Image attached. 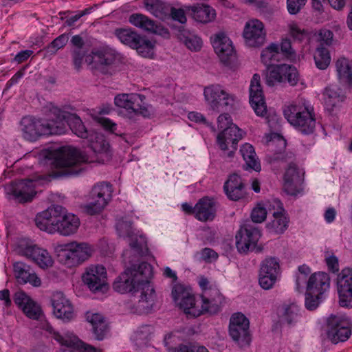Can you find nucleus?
<instances>
[{
    "instance_id": "obj_1",
    "label": "nucleus",
    "mask_w": 352,
    "mask_h": 352,
    "mask_svg": "<svg viewBox=\"0 0 352 352\" xmlns=\"http://www.w3.org/2000/svg\"><path fill=\"white\" fill-rule=\"evenodd\" d=\"M152 277L153 268L148 263H131L115 279L113 288L118 293H131L133 296L140 292L138 311L140 314L148 313L152 309L155 299V289L150 283Z\"/></svg>"
},
{
    "instance_id": "obj_2",
    "label": "nucleus",
    "mask_w": 352,
    "mask_h": 352,
    "mask_svg": "<svg viewBox=\"0 0 352 352\" xmlns=\"http://www.w3.org/2000/svg\"><path fill=\"white\" fill-rule=\"evenodd\" d=\"M49 111V118L46 120L32 117L22 118L21 126L25 139L33 142L42 135H60L65 132L66 112L54 105Z\"/></svg>"
},
{
    "instance_id": "obj_3",
    "label": "nucleus",
    "mask_w": 352,
    "mask_h": 352,
    "mask_svg": "<svg viewBox=\"0 0 352 352\" xmlns=\"http://www.w3.org/2000/svg\"><path fill=\"white\" fill-rule=\"evenodd\" d=\"M53 164L58 168L54 171L56 177H69L78 175L82 168L80 166L88 161V157L78 149L63 146L51 153Z\"/></svg>"
},
{
    "instance_id": "obj_4",
    "label": "nucleus",
    "mask_w": 352,
    "mask_h": 352,
    "mask_svg": "<svg viewBox=\"0 0 352 352\" xmlns=\"http://www.w3.org/2000/svg\"><path fill=\"white\" fill-rule=\"evenodd\" d=\"M283 114L290 124L301 133L310 135L315 131L316 121L314 107L307 101H294L285 106Z\"/></svg>"
},
{
    "instance_id": "obj_5",
    "label": "nucleus",
    "mask_w": 352,
    "mask_h": 352,
    "mask_svg": "<svg viewBox=\"0 0 352 352\" xmlns=\"http://www.w3.org/2000/svg\"><path fill=\"white\" fill-rule=\"evenodd\" d=\"M117 59L116 51L109 47L94 49L86 56L85 62L91 69L105 76L116 73L114 64Z\"/></svg>"
},
{
    "instance_id": "obj_6",
    "label": "nucleus",
    "mask_w": 352,
    "mask_h": 352,
    "mask_svg": "<svg viewBox=\"0 0 352 352\" xmlns=\"http://www.w3.org/2000/svg\"><path fill=\"white\" fill-rule=\"evenodd\" d=\"M58 255L60 261L67 267H73L82 264L92 254V249L87 243L73 241L61 245Z\"/></svg>"
},
{
    "instance_id": "obj_7",
    "label": "nucleus",
    "mask_w": 352,
    "mask_h": 352,
    "mask_svg": "<svg viewBox=\"0 0 352 352\" xmlns=\"http://www.w3.org/2000/svg\"><path fill=\"white\" fill-rule=\"evenodd\" d=\"M112 192L110 183L102 182L94 185L88 195L89 204L85 206L86 212L90 215L100 212L111 200Z\"/></svg>"
},
{
    "instance_id": "obj_8",
    "label": "nucleus",
    "mask_w": 352,
    "mask_h": 352,
    "mask_svg": "<svg viewBox=\"0 0 352 352\" xmlns=\"http://www.w3.org/2000/svg\"><path fill=\"white\" fill-rule=\"evenodd\" d=\"M204 94L212 110L223 112L232 109L234 96L222 89L219 85H212L205 87Z\"/></svg>"
},
{
    "instance_id": "obj_9",
    "label": "nucleus",
    "mask_w": 352,
    "mask_h": 352,
    "mask_svg": "<svg viewBox=\"0 0 352 352\" xmlns=\"http://www.w3.org/2000/svg\"><path fill=\"white\" fill-rule=\"evenodd\" d=\"M249 320L241 313L234 314L230 320L229 333L240 346L249 345L251 341Z\"/></svg>"
},
{
    "instance_id": "obj_10",
    "label": "nucleus",
    "mask_w": 352,
    "mask_h": 352,
    "mask_svg": "<svg viewBox=\"0 0 352 352\" xmlns=\"http://www.w3.org/2000/svg\"><path fill=\"white\" fill-rule=\"evenodd\" d=\"M146 97L138 94H122L114 98L115 104L120 108L131 111L136 115L149 117L150 111L145 102Z\"/></svg>"
},
{
    "instance_id": "obj_11",
    "label": "nucleus",
    "mask_w": 352,
    "mask_h": 352,
    "mask_svg": "<svg viewBox=\"0 0 352 352\" xmlns=\"http://www.w3.org/2000/svg\"><path fill=\"white\" fill-rule=\"evenodd\" d=\"M85 285L94 292H106L108 289L107 271L102 265H90L82 276Z\"/></svg>"
},
{
    "instance_id": "obj_12",
    "label": "nucleus",
    "mask_w": 352,
    "mask_h": 352,
    "mask_svg": "<svg viewBox=\"0 0 352 352\" xmlns=\"http://www.w3.org/2000/svg\"><path fill=\"white\" fill-rule=\"evenodd\" d=\"M212 43L220 61L232 68L236 60V54L230 38L223 32L219 33L214 36Z\"/></svg>"
},
{
    "instance_id": "obj_13",
    "label": "nucleus",
    "mask_w": 352,
    "mask_h": 352,
    "mask_svg": "<svg viewBox=\"0 0 352 352\" xmlns=\"http://www.w3.org/2000/svg\"><path fill=\"white\" fill-rule=\"evenodd\" d=\"M351 335V328L348 320L331 316L327 320V336L333 344L346 341Z\"/></svg>"
},
{
    "instance_id": "obj_14",
    "label": "nucleus",
    "mask_w": 352,
    "mask_h": 352,
    "mask_svg": "<svg viewBox=\"0 0 352 352\" xmlns=\"http://www.w3.org/2000/svg\"><path fill=\"white\" fill-rule=\"evenodd\" d=\"M260 236L261 233L258 228L250 223L244 224L236 234L237 250L243 253L254 250Z\"/></svg>"
},
{
    "instance_id": "obj_15",
    "label": "nucleus",
    "mask_w": 352,
    "mask_h": 352,
    "mask_svg": "<svg viewBox=\"0 0 352 352\" xmlns=\"http://www.w3.org/2000/svg\"><path fill=\"white\" fill-rule=\"evenodd\" d=\"M250 104L256 116L268 120L267 108L260 83V76L254 74L250 86ZM270 121L267 120V122Z\"/></svg>"
},
{
    "instance_id": "obj_16",
    "label": "nucleus",
    "mask_w": 352,
    "mask_h": 352,
    "mask_svg": "<svg viewBox=\"0 0 352 352\" xmlns=\"http://www.w3.org/2000/svg\"><path fill=\"white\" fill-rule=\"evenodd\" d=\"M305 172L294 163H289L284 174L283 190L289 195L296 196L302 190Z\"/></svg>"
},
{
    "instance_id": "obj_17",
    "label": "nucleus",
    "mask_w": 352,
    "mask_h": 352,
    "mask_svg": "<svg viewBox=\"0 0 352 352\" xmlns=\"http://www.w3.org/2000/svg\"><path fill=\"white\" fill-rule=\"evenodd\" d=\"M243 36L246 45L251 47H261L266 38L263 23L258 19L248 21L245 25Z\"/></svg>"
},
{
    "instance_id": "obj_18",
    "label": "nucleus",
    "mask_w": 352,
    "mask_h": 352,
    "mask_svg": "<svg viewBox=\"0 0 352 352\" xmlns=\"http://www.w3.org/2000/svg\"><path fill=\"white\" fill-rule=\"evenodd\" d=\"M339 305L342 307L352 308V268H344L337 280Z\"/></svg>"
},
{
    "instance_id": "obj_19",
    "label": "nucleus",
    "mask_w": 352,
    "mask_h": 352,
    "mask_svg": "<svg viewBox=\"0 0 352 352\" xmlns=\"http://www.w3.org/2000/svg\"><path fill=\"white\" fill-rule=\"evenodd\" d=\"M242 138L243 131L236 124H233L218 134L217 142L220 148L223 151H228V146L231 144V150L227 153L226 155L228 157H232L237 148V144Z\"/></svg>"
},
{
    "instance_id": "obj_20",
    "label": "nucleus",
    "mask_w": 352,
    "mask_h": 352,
    "mask_svg": "<svg viewBox=\"0 0 352 352\" xmlns=\"http://www.w3.org/2000/svg\"><path fill=\"white\" fill-rule=\"evenodd\" d=\"M53 314L58 319L65 322L73 320L75 317L74 306L70 300L61 292H56L51 298Z\"/></svg>"
},
{
    "instance_id": "obj_21",
    "label": "nucleus",
    "mask_w": 352,
    "mask_h": 352,
    "mask_svg": "<svg viewBox=\"0 0 352 352\" xmlns=\"http://www.w3.org/2000/svg\"><path fill=\"white\" fill-rule=\"evenodd\" d=\"M63 211V206L54 205L38 213L35 218V223L41 230L52 234L55 232V226L58 217Z\"/></svg>"
},
{
    "instance_id": "obj_22",
    "label": "nucleus",
    "mask_w": 352,
    "mask_h": 352,
    "mask_svg": "<svg viewBox=\"0 0 352 352\" xmlns=\"http://www.w3.org/2000/svg\"><path fill=\"white\" fill-rule=\"evenodd\" d=\"M201 315L204 314H216L221 311L224 297L217 288H210L201 295Z\"/></svg>"
},
{
    "instance_id": "obj_23",
    "label": "nucleus",
    "mask_w": 352,
    "mask_h": 352,
    "mask_svg": "<svg viewBox=\"0 0 352 352\" xmlns=\"http://www.w3.org/2000/svg\"><path fill=\"white\" fill-rule=\"evenodd\" d=\"M10 190L14 199L20 204L32 201L36 194L34 181L29 179L13 182Z\"/></svg>"
},
{
    "instance_id": "obj_24",
    "label": "nucleus",
    "mask_w": 352,
    "mask_h": 352,
    "mask_svg": "<svg viewBox=\"0 0 352 352\" xmlns=\"http://www.w3.org/2000/svg\"><path fill=\"white\" fill-rule=\"evenodd\" d=\"M129 21L133 25L145 31L160 35L164 38H169L170 32L167 28L158 25L154 21L142 14H133L129 16Z\"/></svg>"
},
{
    "instance_id": "obj_25",
    "label": "nucleus",
    "mask_w": 352,
    "mask_h": 352,
    "mask_svg": "<svg viewBox=\"0 0 352 352\" xmlns=\"http://www.w3.org/2000/svg\"><path fill=\"white\" fill-rule=\"evenodd\" d=\"M86 320L90 324L93 338L98 341L107 338L110 333V327L105 318L99 314H86Z\"/></svg>"
},
{
    "instance_id": "obj_26",
    "label": "nucleus",
    "mask_w": 352,
    "mask_h": 352,
    "mask_svg": "<svg viewBox=\"0 0 352 352\" xmlns=\"http://www.w3.org/2000/svg\"><path fill=\"white\" fill-rule=\"evenodd\" d=\"M79 226V218L74 214L67 213L66 209L63 207V211L55 226V232L63 236H69L76 232Z\"/></svg>"
},
{
    "instance_id": "obj_27",
    "label": "nucleus",
    "mask_w": 352,
    "mask_h": 352,
    "mask_svg": "<svg viewBox=\"0 0 352 352\" xmlns=\"http://www.w3.org/2000/svg\"><path fill=\"white\" fill-rule=\"evenodd\" d=\"M164 341L169 352H209L205 346L194 343H177L179 338L173 333L166 336Z\"/></svg>"
},
{
    "instance_id": "obj_28",
    "label": "nucleus",
    "mask_w": 352,
    "mask_h": 352,
    "mask_svg": "<svg viewBox=\"0 0 352 352\" xmlns=\"http://www.w3.org/2000/svg\"><path fill=\"white\" fill-rule=\"evenodd\" d=\"M223 190L228 198L232 201H238L245 197V185L237 174L230 175L224 183Z\"/></svg>"
},
{
    "instance_id": "obj_29",
    "label": "nucleus",
    "mask_w": 352,
    "mask_h": 352,
    "mask_svg": "<svg viewBox=\"0 0 352 352\" xmlns=\"http://www.w3.org/2000/svg\"><path fill=\"white\" fill-rule=\"evenodd\" d=\"M195 217L201 221H212L216 215L215 202L213 199L205 197L199 199L195 206Z\"/></svg>"
},
{
    "instance_id": "obj_30",
    "label": "nucleus",
    "mask_w": 352,
    "mask_h": 352,
    "mask_svg": "<svg viewBox=\"0 0 352 352\" xmlns=\"http://www.w3.org/2000/svg\"><path fill=\"white\" fill-rule=\"evenodd\" d=\"M276 204L278 210L273 213L274 219L267 224V228L271 232L278 234L283 233L287 229L289 220L283 204L280 201H276Z\"/></svg>"
},
{
    "instance_id": "obj_31",
    "label": "nucleus",
    "mask_w": 352,
    "mask_h": 352,
    "mask_svg": "<svg viewBox=\"0 0 352 352\" xmlns=\"http://www.w3.org/2000/svg\"><path fill=\"white\" fill-rule=\"evenodd\" d=\"M54 338L62 345L69 348H76L85 352H102V350L86 344L80 340L75 336H62L58 332L54 331Z\"/></svg>"
},
{
    "instance_id": "obj_32",
    "label": "nucleus",
    "mask_w": 352,
    "mask_h": 352,
    "mask_svg": "<svg viewBox=\"0 0 352 352\" xmlns=\"http://www.w3.org/2000/svg\"><path fill=\"white\" fill-rule=\"evenodd\" d=\"M280 321L288 325L296 324L300 318V308L296 302H285L278 309Z\"/></svg>"
},
{
    "instance_id": "obj_33",
    "label": "nucleus",
    "mask_w": 352,
    "mask_h": 352,
    "mask_svg": "<svg viewBox=\"0 0 352 352\" xmlns=\"http://www.w3.org/2000/svg\"><path fill=\"white\" fill-rule=\"evenodd\" d=\"M25 255L32 258L42 269L52 267L54 263L50 253L37 245L28 247L25 249Z\"/></svg>"
},
{
    "instance_id": "obj_34",
    "label": "nucleus",
    "mask_w": 352,
    "mask_h": 352,
    "mask_svg": "<svg viewBox=\"0 0 352 352\" xmlns=\"http://www.w3.org/2000/svg\"><path fill=\"white\" fill-rule=\"evenodd\" d=\"M189 14L197 22L207 23L214 19L215 10L208 5L197 4L186 8Z\"/></svg>"
},
{
    "instance_id": "obj_35",
    "label": "nucleus",
    "mask_w": 352,
    "mask_h": 352,
    "mask_svg": "<svg viewBox=\"0 0 352 352\" xmlns=\"http://www.w3.org/2000/svg\"><path fill=\"white\" fill-rule=\"evenodd\" d=\"M330 278L328 274L319 272L312 274L307 282V291L323 293L329 287Z\"/></svg>"
},
{
    "instance_id": "obj_36",
    "label": "nucleus",
    "mask_w": 352,
    "mask_h": 352,
    "mask_svg": "<svg viewBox=\"0 0 352 352\" xmlns=\"http://www.w3.org/2000/svg\"><path fill=\"white\" fill-rule=\"evenodd\" d=\"M129 245L131 250H125L122 254L124 261L126 263H132V261L131 260H126L128 258H129L131 255V252H133V253L135 255V257L137 258L147 254L148 252L146 238L142 235L136 236L134 239L131 241V242H130Z\"/></svg>"
},
{
    "instance_id": "obj_37",
    "label": "nucleus",
    "mask_w": 352,
    "mask_h": 352,
    "mask_svg": "<svg viewBox=\"0 0 352 352\" xmlns=\"http://www.w3.org/2000/svg\"><path fill=\"white\" fill-rule=\"evenodd\" d=\"M324 104L327 109L333 111L345 98L344 94L337 86L331 85L325 88L324 92Z\"/></svg>"
},
{
    "instance_id": "obj_38",
    "label": "nucleus",
    "mask_w": 352,
    "mask_h": 352,
    "mask_svg": "<svg viewBox=\"0 0 352 352\" xmlns=\"http://www.w3.org/2000/svg\"><path fill=\"white\" fill-rule=\"evenodd\" d=\"M240 153L245 161V169H252L256 172L261 170V164L258 158L256 157L254 147L245 143L240 148Z\"/></svg>"
},
{
    "instance_id": "obj_39",
    "label": "nucleus",
    "mask_w": 352,
    "mask_h": 352,
    "mask_svg": "<svg viewBox=\"0 0 352 352\" xmlns=\"http://www.w3.org/2000/svg\"><path fill=\"white\" fill-rule=\"evenodd\" d=\"M280 58L279 45L274 43H272L263 49L261 54V61L267 67L273 66L280 61Z\"/></svg>"
},
{
    "instance_id": "obj_40",
    "label": "nucleus",
    "mask_w": 352,
    "mask_h": 352,
    "mask_svg": "<svg viewBox=\"0 0 352 352\" xmlns=\"http://www.w3.org/2000/svg\"><path fill=\"white\" fill-rule=\"evenodd\" d=\"M138 43L132 49L136 50L137 52L144 58H153L155 56V41L150 40L145 35H140L138 38Z\"/></svg>"
},
{
    "instance_id": "obj_41",
    "label": "nucleus",
    "mask_w": 352,
    "mask_h": 352,
    "mask_svg": "<svg viewBox=\"0 0 352 352\" xmlns=\"http://www.w3.org/2000/svg\"><path fill=\"white\" fill-rule=\"evenodd\" d=\"M138 43L132 49L136 50L137 52L144 58H153L155 56V41L150 40L145 35H140L138 38Z\"/></svg>"
},
{
    "instance_id": "obj_42",
    "label": "nucleus",
    "mask_w": 352,
    "mask_h": 352,
    "mask_svg": "<svg viewBox=\"0 0 352 352\" xmlns=\"http://www.w3.org/2000/svg\"><path fill=\"white\" fill-rule=\"evenodd\" d=\"M67 113L65 121V127L67 125L69 126L70 129L72 132L76 134L78 137L81 138H88L89 136V132L86 129L85 126L82 123V120L78 116L70 115L69 113L65 111Z\"/></svg>"
},
{
    "instance_id": "obj_43",
    "label": "nucleus",
    "mask_w": 352,
    "mask_h": 352,
    "mask_svg": "<svg viewBox=\"0 0 352 352\" xmlns=\"http://www.w3.org/2000/svg\"><path fill=\"white\" fill-rule=\"evenodd\" d=\"M145 7L148 11L162 20L169 16L170 6L160 0H147Z\"/></svg>"
},
{
    "instance_id": "obj_44",
    "label": "nucleus",
    "mask_w": 352,
    "mask_h": 352,
    "mask_svg": "<svg viewBox=\"0 0 352 352\" xmlns=\"http://www.w3.org/2000/svg\"><path fill=\"white\" fill-rule=\"evenodd\" d=\"M338 76L341 82L352 86V71L349 60L345 58L338 59L336 63Z\"/></svg>"
},
{
    "instance_id": "obj_45",
    "label": "nucleus",
    "mask_w": 352,
    "mask_h": 352,
    "mask_svg": "<svg viewBox=\"0 0 352 352\" xmlns=\"http://www.w3.org/2000/svg\"><path fill=\"white\" fill-rule=\"evenodd\" d=\"M114 34L123 44L131 48L138 43V38L141 35L131 28H117Z\"/></svg>"
},
{
    "instance_id": "obj_46",
    "label": "nucleus",
    "mask_w": 352,
    "mask_h": 352,
    "mask_svg": "<svg viewBox=\"0 0 352 352\" xmlns=\"http://www.w3.org/2000/svg\"><path fill=\"white\" fill-rule=\"evenodd\" d=\"M268 68L267 75V84L273 86L275 82H281L284 81V75L287 72L286 64L274 65Z\"/></svg>"
},
{
    "instance_id": "obj_47",
    "label": "nucleus",
    "mask_w": 352,
    "mask_h": 352,
    "mask_svg": "<svg viewBox=\"0 0 352 352\" xmlns=\"http://www.w3.org/2000/svg\"><path fill=\"white\" fill-rule=\"evenodd\" d=\"M89 147L95 153H106L108 151L109 144L104 136L98 133L89 134Z\"/></svg>"
},
{
    "instance_id": "obj_48",
    "label": "nucleus",
    "mask_w": 352,
    "mask_h": 352,
    "mask_svg": "<svg viewBox=\"0 0 352 352\" xmlns=\"http://www.w3.org/2000/svg\"><path fill=\"white\" fill-rule=\"evenodd\" d=\"M177 36L191 50L198 51L201 47V39L198 36L190 34L186 30H179Z\"/></svg>"
},
{
    "instance_id": "obj_49",
    "label": "nucleus",
    "mask_w": 352,
    "mask_h": 352,
    "mask_svg": "<svg viewBox=\"0 0 352 352\" xmlns=\"http://www.w3.org/2000/svg\"><path fill=\"white\" fill-rule=\"evenodd\" d=\"M192 289L190 287H186L182 284H175L172 288L171 295L173 300L178 307H185L184 298Z\"/></svg>"
},
{
    "instance_id": "obj_50",
    "label": "nucleus",
    "mask_w": 352,
    "mask_h": 352,
    "mask_svg": "<svg viewBox=\"0 0 352 352\" xmlns=\"http://www.w3.org/2000/svg\"><path fill=\"white\" fill-rule=\"evenodd\" d=\"M314 60L316 67L320 69H325L329 65L331 57L329 52L326 47L318 46L314 54Z\"/></svg>"
},
{
    "instance_id": "obj_51",
    "label": "nucleus",
    "mask_w": 352,
    "mask_h": 352,
    "mask_svg": "<svg viewBox=\"0 0 352 352\" xmlns=\"http://www.w3.org/2000/svg\"><path fill=\"white\" fill-rule=\"evenodd\" d=\"M184 301L186 305V308L185 307H179V309H182L186 314L190 315L193 317H198L201 315L199 307L196 305L195 297L192 291L190 292L187 296H186Z\"/></svg>"
},
{
    "instance_id": "obj_52",
    "label": "nucleus",
    "mask_w": 352,
    "mask_h": 352,
    "mask_svg": "<svg viewBox=\"0 0 352 352\" xmlns=\"http://www.w3.org/2000/svg\"><path fill=\"white\" fill-rule=\"evenodd\" d=\"M68 40V34H62L49 43L44 48V51L49 55H54L58 50L63 48L67 45Z\"/></svg>"
},
{
    "instance_id": "obj_53",
    "label": "nucleus",
    "mask_w": 352,
    "mask_h": 352,
    "mask_svg": "<svg viewBox=\"0 0 352 352\" xmlns=\"http://www.w3.org/2000/svg\"><path fill=\"white\" fill-rule=\"evenodd\" d=\"M280 270L278 261L274 257L265 259L261 265L260 273L262 274H273L278 276Z\"/></svg>"
},
{
    "instance_id": "obj_54",
    "label": "nucleus",
    "mask_w": 352,
    "mask_h": 352,
    "mask_svg": "<svg viewBox=\"0 0 352 352\" xmlns=\"http://www.w3.org/2000/svg\"><path fill=\"white\" fill-rule=\"evenodd\" d=\"M14 272L17 281L20 284L27 283V279L30 277V267L25 263L18 261L14 263Z\"/></svg>"
},
{
    "instance_id": "obj_55",
    "label": "nucleus",
    "mask_w": 352,
    "mask_h": 352,
    "mask_svg": "<svg viewBox=\"0 0 352 352\" xmlns=\"http://www.w3.org/2000/svg\"><path fill=\"white\" fill-rule=\"evenodd\" d=\"M322 296L319 292H314L313 291H307L305 294V305L307 309L309 311L315 310L322 301Z\"/></svg>"
},
{
    "instance_id": "obj_56",
    "label": "nucleus",
    "mask_w": 352,
    "mask_h": 352,
    "mask_svg": "<svg viewBox=\"0 0 352 352\" xmlns=\"http://www.w3.org/2000/svg\"><path fill=\"white\" fill-rule=\"evenodd\" d=\"M280 57L285 58L290 60L296 59V53L292 47V43L289 38H283L279 46Z\"/></svg>"
},
{
    "instance_id": "obj_57",
    "label": "nucleus",
    "mask_w": 352,
    "mask_h": 352,
    "mask_svg": "<svg viewBox=\"0 0 352 352\" xmlns=\"http://www.w3.org/2000/svg\"><path fill=\"white\" fill-rule=\"evenodd\" d=\"M23 312L30 319L38 320L42 313L41 309L32 298L24 307Z\"/></svg>"
},
{
    "instance_id": "obj_58",
    "label": "nucleus",
    "mask_w": 352,
    "mask_h": 352,
    "mask_svg": "<svg viewBox=\"0 0 352 352\" xmlns=\"http://www.w3.org/2000/svg\"><path fill=\"white\" fill-rule=\"evenodd\" d=\"M267 210L263 205L261 203L254 207L251 213V219L254 223H262L267 217Z\"/></svg>"
},
{
    "instance_id": "obj_59",
    "label": "nucleus",
    "mask_w": 352,
    "mask_h": 352,
    "mask_svg": "<svg viewBox=\"0 0 352 352\" xmlns=\"http://www.w3.org/2000/svg\"><path fill=\"white\" fill-rule=\"evenodd\" d=\"M116 230L120 236L132 237V223L130 221L120 220L116 223Z\"/></svg>"
},
{
    "instance_id": "obj_60",
    "label": "nucleus",
    "mask_w": 352,
    "mask_h": 352,
    "mask_svg": "<svg viewBox=\"0 0 352 352\" xmlns=\"http://www.w3.org/2000/svg\"><path fill=\"white\" fill-rule=\"evenodd\" d=\"M287 72L284 75V81L287 80L291 86H295L299 80L297 69L292 65L286 64Z\"/></svg>"
},
{
    "instance_id": "obj_61",
    "label": "nucleus",
    "mask_w": 352,
    "mask_h": 352,
    "mask_svg": "<svg viewBox=\"0 0 352 352\" xmlns=\"http://www.w3.org/2000/svg\"><path fill=\"white\" fill-rule=\"evenodd\" d=\"M72 56L75 69L79 71L82 67L84 58H86L85 51L82 49L75 48L72 51Z\"/></svg>"
},
{
    "instance_id": "obj_62",
    "label": "nucleus",
    "mask_w": 352,
    "mask_h": 352,
    "mask_svg": "<svg viewBox=\"0 0 352 352\" xmlns=\"http://www.w3.org/2000/svg\"><path fill=\"white\" fill-rule=\"evenodd\" d=\"M277 279V276L273 274H259V284L264 289H270L274 285Z\"/></svg>"
},
{
    "instance_id": "obj_63",
    "label": "nucleus",
    "mask_w": 352,
    "mask_h": 352,
    "mask_svg": "<svg viewBox=\"0 0 352 352\" xmlns=\"http://www.w3.org/2000/svg\"><path fill=\"white\" fill-rule=\"evenodd\" d=\"M320 45L318 46H330L333 42V34L329 30H321L319 32Z\"/></svg>"
},
{
    "instance_id": "obj_64",
    "label": "nucleus",
    "mask_w": 352,
    "mask_h": 352,
    "mask_svg": "<svg viewBox=\"0 0 352 352\" xmlns=\"http://www.w3.org/2000/svg\"><path fill=\"white\" fill-rule=\"evenodd\" d=\"M307 0H287V10L291 14H296L300 12L305 5Z\"/></svg>"
}]
</instances>
